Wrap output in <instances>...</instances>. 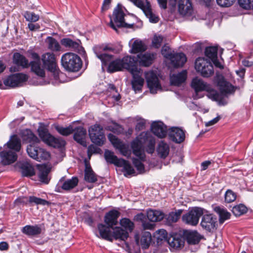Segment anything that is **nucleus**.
Masks as SVG:
<instances>
[{
	"mask_svg": "<svg viewBox=\"0 0 253 253\" xmlns=\"http://www.w3.org/2000/svg\"><path fill=\"white\" fill-rule=\"evenodd\" d=\"M22 233L29 236H36L42 232L41 225H26L21 230Z\"/></svg>",
	"mask_w": 253,
	"mask_h": 253,
	"instance_id": "34",
	"label": "nucleus"
},
{
	"mask_svg": "<svg viewBox=\"0 0 253 253\" xmlns=\"http://www.w3.org/2000/svg\"><path fill=\"white\" fill-rule=\"evenodd\" d=\"M113 126H106L105 128L107 130H109L112 131V132L119 134L123 132L124 128L122 126L119 124L113 122Z\"/></svg>",
	"mask_w": 253,
	"mask_h": 253,
	"instance_id": "57",
	"label": "nucleus"
},
{
	"mask_svg": "<svg viewBox=\"0 0 253 253\" xmlns=\"http://www.w3.org/2000/svg\"><path fill=\"white\" fill-rule=\"evenodd\" d=\"M158 155L161 158H166L169 154V145L164 141H160L157 148Z\"/></svg>",
	"mask_w": 253,
	"mask_h": 253,
	"instance_id": "41",
	"label": "nucleus"
},
{
	"mask_svg": "<svg viewBox=\"0 0 253 253\" xmlns=\"http://www.w3.org/2000/svg\"><path fill=\"white\" fill-rule=\"evenodd\" d=\"M169 59L175 68L183 66L187 61L186 55L182 52L172 54Z\"/></svg>",
	"mask_w": 253,
	"mask_h": 253,
	"instance_id": "30",
	"label": "nucleus"
},
{
	"mask_svg": "<svg viewBox=\"0 0 253 253\" xmlns=\"http://www.w3.org/2000/svg\"><path fill=\"white\" fill-rule=\"evenodd\" d=\"M151 234L149 232L145 231L143 232L140 239V245L142 248H148L151 242Z\"/></svg>",
	"mask_w": 253,
	"mask_h": 253,
	"instance_id": "49",
	"label": "nucleus"
},
{
	"mask_svg": "<svg viewBox=\"0 0 253 253\" xmlns=\"http://www.w3.org/2000/svg\"><path fill=\"white\" fill-rule=\"evenodd\" d=\"M55 128L60 134L64 136H68L72 134L74 131V129L71 125H70L66 127H64L62 126L57 125L55 126Z\"/></svg>",
	"mask_w": 253,
	"mask_h": 253,
	"instance_id": "52",
	"label": "nucleus"
},
{
	"mask_svg": "<svg viewBox=\"0 0 253 253\" xmlns=\"http://www.w3.org/2000/svg\"><path fill=\"white\" fill-rule=\"evenodd\" d=\"M215 211L219 215V222L220 224L223 223L225 220L230 218L231 214L227 211L220 207H216L214 208Z\"/></svg>",
	"mask_w": 253,
	"mask_h": 253,
	"instance_id": "48",
	"label": "nucleus"
},
{
	"mask_svg": "<svg viewBox=\"0 0 253 253\" xmlns=\"http://www.w3.org/2000/svg\"><path fill=\"white\" fill-rule=\"evenodd\" d=\"M28 79V77L27 75L23 73H17L8 76L4 80L3 84L5 86L15 87L20 86Z\"/></svg>",
	"mask_w": 253,
	"mask_h": 253,
	"instance_id": "13",
	"label": "nucleus"
},
{
	"mask_svg": "<svg viewBox=\"0 0 253 253\" xmlns=\"http://www.w3.org/2000/svg\"><path fill=\"white\" fill-rule=\"evenodd\" d=\"M91 141L95 145L102 146L105 141V136L103 127L99 125L95 124L91 126L88 129Z\"/></svg>",
	"mask_w": 253,
	"mask_h": 253,
	"instance_id": "8",
	"label": "nucleus"
},
{
	"mask_svg": "<svg viewBox=\"0 0 253 253\" xmlns=\"http://www.w3.org/2000/svg\"><path fill=\"white\" fill-rule=\"evenodd\" d=\"M40 147L36 145V144H30L27 146V152L28 155L33 159L38 158L37 153L38 152Z\"/></svg>",
	"mask_w": 253,
	"mask_h": 253,
	"instance_id": "53",
	"label": "nucleus"
},
{
	"mask_svg": "<svg viewBox=\"0 0 253 253\" xmlns=\"http://www.w3.org/2000/svg\"><path fill=\"white\" fill-rule=\"evenodd\" d=\"M22 138L23 141L31 144L39 143L40 141V139L29 129H25L22 132Z\"/></svg>",
	"mask_w": 253,
	"mask_h": 253,
	"instance_id": "37",
	"label": "nucleus"
},
{
	"mask_svg": "<svg viewBox=\"0 0 253 253\" xmlns=\"http://www.w3.org/2000/svg\"><path fill=\"white\" fill-rule=\"evenodd\" d=\"M109 62L110 63L107 68V71L108 72L112 73L115 72L122 71L124 69L121 59H116L113 61L111 60Z\"/></svg>",
	"mask_w": 253,
	"mask_h": 253,
	"instance_id": "43",
	"label": "nucleus"
},
{
	"mask_svg": "<svg viewBox=\"0 0 253 253\" xmlns=\"http://www.w3.org/2000/svg\"><path fill=\"white\" fill-rule=\"evenodd\" d=\"M3 147L16 153L19 152L22 147L21 139L17 135H13L11 136L9 141L3 145Z\"/></svg>",
	"mask_w": 253,
	"mask_h": 253,
	"instance_id": "24",
	"label": "nucleus"
},
{
	"mask_svg": "<svg viewBox=\"0 0 253 253\" xmlns=\"http://www.w3.org/2000/svg\"><path fill=\"white\" fill-rule=\"evenodd\" d=\"M133 79L131 84L135 91L141 90L144 84V79L141 77L140 72L138 70L131 73Z\"/></svg>",
	"mask_w": 253,
	"mask_h": 253,
	"instance_id": "33",
	"label": "nucleus"
},
{
	"mask_svg": "<svg viewBox=\"0 0 253 253\" xmlns=\"http://www.w3.org/2000/svg\"><path fill=\"white\" fill-rule=\"evenodd\" d=\"M22 174L25 176H31L35 174L32 165L28 162H23L20 164Z\"/></svg>",
	"mask_w": 253,
	"mask_h": 253,
	"instance_id": "42",
	"label": "nucleus"
},
{
	"mask_svg": "<svg viewBox=\"0 0 253 253\" xmlns=\"http://www.w3.org/2000/svg\"><path fill=\"white\" fill-rule=\"evenodd\" d=\"M169 137L171 140L176 143L182 142L185 138L184 131L177 127H172L169 129Z\"/></svg>",
	"mask_w": 253,
	"mask_h": 253,
	"instance_id": "20",
	"label": "nucleus"
},
{
	"mask_svg": "<svg viewBox=\"0 0 253 253\" xmlns=\"http://www.w3.org/2000/svg\"><path fill=\"white\" fill-rule=\"evenodd\" d=\"M148 142L147 146V152L152 154L155 151V139L151 134L147 132H142L131 143V147L133 153L139 159L143 160L145 154L142 149L143 143Z\"/></svg>",
	"mask_w": 253,
	"mask_h": 253,
	"instance_id": "1",
	"label": "nucleus"
},
{
	"mask_svg": "<svg viewBox=\"0 0 253 253\" xmlns=\"http://www.w3.org/2000/svg\"><path fill=\"white\" fill-rule=\"evenodd\" d=\"M61 62L66 71L73 72L79 71L83 65L80 57L72 52L64 54L61 57Z\"/></svg>",
	"mask_w": 253,
	"mask_h": 253,
	"instance_id": "3",
	"label": "nucleus"
},
{
	"mask_svg": "<svg viewBox=\"0 0 253 253\" xmlns=\"http://www.w3.org/2000/svg\"><path fill=\"white\" fill-rule=\"evenodd\" d=\"M132 163L140 173H142L144 172V165L140 160L137 158H133L132 159Z\"/></svg>",
	"mask_w": 253,
	"mask_h": 253,
	"instance_id": "63",
	"label": "nucleus"
},
{
	"mask_svg": "<svg viewBox=\"0 0 253 253\" xmlns=\"http://www.w3.org/2000/svg\"><path fill=\"white\" fill-rule=\"evenodd\" d=\"M29 56L34 60L30 62L29 66H31V71L36 75L43 78L45 77V71L41 66L40 56L36 52L32 51H28Z\"/></svg>",
	"mask_w": 253,
	"mask_h": 253,
	"instance_id": "11",
	"label": "nucleus"
},
{
	"mask_svg": "<svg viewBox=\"0 0 253 253\" xmlns=\"http://www.w3.org/2000/svg\"><path fill=\"white\" fill-rule=\"evenodd\" d=\"M148 219L152 222L159 221L165 217V214L160 211L149 210L147 211Z\"/></svg>",
	"mask_w": 253,
	"mask_h": 253,
	"instance_id": "40",
	"label": "nucleus"
},
{
	"mask_svg": "<svg viewBox=\"0 0 253 253\" xmlns=\"http://www.w3.org/2000/svg\"><path fill=\"white\" fill-rule=\"evenodd\" d=\"M75 133L74 134V139L78 143L84 147L86 146L85 137L86 135V129L83 127L79 126L74 129Z\"/></svg>",
	"mask_w": 253,
	"mask_h": 253,
	"instance_id": "31",
	"label": "nucleus"
},
{
	"mask_svg": "<svg viewBox=\"0 0 253 253\" xmlns=\"http://www.w3.org/2000/svg\"><path fill=\"white\" fill-rule=\"evenodd\" d=\"M187 78V71L183 70L177 74H173L170 76V83L172 85L179 86L184 83Z\"/></svg>",
	"mask_w": 253,
	"mask_h": 253,
	"instance_id": "36",
	"label": "nucleus"
},
{
	"mask_svg": "<svg viewBox=\"0 0 253 253\" xmlns=\"http://www.w3.org/2000/svg\"><path fill=\"white\" fill-rule=\"evenodd\" d=\"M118 167H123L124 170L128 175L135 173V170L127 161L123 159L121 160Z\"/></svg>",
	"mask_w": 253,
	"mask_h": 253,
	"instance_id": "51",
	"label": "nucleus"
},
{
	"mask_svg": "<svg viewBox=\"0 0 253 253\" xmlns=\"http://www.w3.org/2000/svg\"><path fill=\"white\" fill-rule=\"evenodd\" d=\"M120 212L116 210H112L107 212L104 217V222L107 225L113 227L118 224V218Z\"/></svg>",
	"mask_w": 253,
	"mask_h": 253,
	"instance_id": "27",
	"label": "nucleus"
},
{
	"mask_svg": "<svg viewBox=\"0 0 253 253\" xmlns=\"http://www.w3.org/2000/svg\"><path fill=\"white\" fill-rule=\"evenodd\" d=\"M236 194L230 189L227 190L224 195L225 202L230 203L234 202L236 199Z\"/></svg>",
	"mask_w": 253,
	"mask_h": 253,
	"instance_id": "61",
	"label": "nucleus"
},
{
	"mask_svg": "<svg viewBox=\"0 0 253 253\" xmlns=\"http://www.w3.org/2000/svg\"><path fill=\"white\" fill-rule=\"evenodd\" d=\"M154 54L149 53H145L143 54H139L137 56L136 61L139 64V65L143 67H148L150 66L154 60Z\"/></svg>",
	"mask_w": 253,
	"mask_h": 253,
	"instance_id": "29",
	"label": "nucleus"
},
{
	"mask_svg": "<svg viewBox=\"0 0 253 253\" xmlns=\"http://www.w3.org/2000/svg\"><path fill=\"white\" fill-rule=\"evenodd\" d=\"M125 14L122 9V5L120 4H118L116 7L114 8L112 15L110 16V26L116 32H118L117 28H133L134 24H128L126 23L125 22Z\"/></svg>",
	"mask_w": 253,
	"mask_h": 253,
	"instance_id": "4",
	"label": "nucleus"
},
{
	"mask_svg": "<svg viewBox=\"0 0 253 253\" xmlns=\"http://www.w3.org/2000/svg\"><path fill=\"white\" fill-rule=\"evenodd\" d=\"M200 225L204 229L210 232L215 228L217 225L216 217L212 214L203 215Z\"/></svg>",
	"mask_w": 253,
	"mask_h": 253,
	"instance_id": "16",
	"label": "nucleus"
},
{
	"mask_svg": "<svg viewBox=\"0 0 253 253\" xmlns=\"http://www.w3.org/2000/svg\"><path fill=\"white\" fill-rule=\"evenodd\" d=\"M183 237L184 242L186 241L189 245L198 244L202 239V236L197 231H184Z\"/></svg>",
	"mask_w": 253,
	"mask_h": 253,
	"instance_id": "23",
	"label": "nucleus"
},
{
	"mask_svg": "<svg viewBox=\"0 0 253 253\" xmlns=\"http://www.w3.org/2000/svg\"><path fill=\"white\" fill-rule=\"evenodd\" d=\"M195 68L203 77L208 78L213 74V68L211 61L204 57H199L196 60Z\"/></svg>",
	"mask_w": 253,
	"mask_h": 253,
	"instance_id": "6",
	"label": "nucleus"
},
{
	"mask_svg": "<svg viewBox=\"0 0 253 253\" xmlns=\"http://www.w3.org/2000/svg\"><path fill=\"white\" fill-rule=\"evenodd\" d=\"M146 49L147 46L142 41L136 40L132 44L130 52L131 53H137L143 52Z\"/></svg>",
	"mask_w": 253,
	"mask_h": 253,
	"instance_id": "44",
	"label": "nucleus"
},
{
	"mask_svg": "<svg viewBox=\"0 0 253 253\" xmlns=\"http://www.w3.org/2000/svg\"><path fill=\"white\" fill-rule=\"evenodd\" d=\"M168 128L162 122H154L151 125L152 132L158 137L163 138L167 136Z\"/></svg>",
	"mask_w": 253,
	"mask_h": 253,
	"instance_id": "18",
	"label": "nucleus"
},
{
	"mask_svg": "<svg viewBox=\"0 0 253 253\" xmlns=\"http://www.w3.org/2000/svg\"><path fill=\"white\" fill-rule=\"evenodd\" d=\"M78 182L79 180L77 177H73L71 179L66 180L62 177L58 183V189L61 187L63 190L68 191L77 186Z\"/></svg>",
	"mask_w": 253,
	"mask_h": 253,
	"instance_id": "22",
	"label": "nucleus"
},
{
	"mask_svg": "<svg viewBox=\"0 0 253 253\" xmlns=\"http://www.w3.org/2000/svg\"><path fill=\"white\" fill-rule=\"evenodd\" d=\"M97 228L100 237L105 240L112 242L113 239L125 241L128 237V233L120 227H112L108 225L100 223Z\"/></svg>",
	"mask_w": 253,
	"mask_h": 253,
	"instance_id": "2",
	"label": "nucleus"
},
{
	"mask_svg": "<svg viewBox=\"0 0 253 253\" xmlns=\"http://www.w3.org/2000/svg\"><path fill=\"white\" fill-rule=\"evenodd\" d=\"M123 69L130 71L131 73L138 71L136 66V58L133 56L127 55L121 59Z\"/></svg>",
	"mask_w": 253,
	"mask_h": 253,
	"instance_id": "21",
	"label": "nucleus"
},
{
	"mask_svg": "<svg viewBox=\"0 0 253 253\" xmlns=\"http://www.w3.org/2000/svg\"><path fill=\"white\" fill-rule=\"evenodd\" d=\"M50 155L49 153L45 149L40 147L37 153L38 158H35L37 161L41 162L42 161L47 160L50 158Z\"/></svg>",
	"mask_w": 253,
	"mask_h": 253,
	"instance_id": "56",
	"label": "nucleus"
},
{
	"mask_svg": "<svg viewBox=\"0 0 253 253\" xmlns=\"http://www.w3.org/2000/svg\"><path fill=\"white\" fill-rule=\"evenodd\" d=\"M167 244L169 245L170 249L173 251L175 250L181 249L184 245V238L180 234H175L168 238Z\"/></svg>",
	"mask_w": 253,
	"mask_h": 253,
	"instance_id": "17",
	"label": "nucleus"
},
{
	"mask_svg": "<svg viewBox=\"0 0 253 253\" xmlns=\"http://www.w3.org/2000/svg\"><path fill=\"white\" fill-rule=\"evenodd\" d=\"M219 89L222 93H228L233 91V86L228 82L225 81L224 79H221L217 83Z\"/></svg>",
	"mask_w": 253,
	"mask_h": 253,
	"instance_id": "46",
	"label": "nucleus"
},
{
	"mask_svg": "<svg viewBox=\"0 0 253 253\" xmlns=\"http://www.w3.org/2000/svg\"><path fill=\"white\" fill-rule=\"evenodd\" d=\"M145 77L151 93L155 94L158 90H162L158 77L154 71L145 72Z\"/></svg>",
	"mask_w": 253,
	"mask_h": 253,
	"instance_id": "12",
	"label": "nucleus"
},
{
	"mask_svg": "<svg viewBox=\"0 0 253 253\" xmlns=\"http://www.w3.org/2000/svg\"><path fill=\"white\" fill-rule=\"evenodd\" d=\"M238 3L245 9H253V0H238Z\"/></svg>",
	"mask_w": 253,
	"mask_h": 253,
	"instance_id": "62",
	"label": "nucleus"
},
{
	"mask_svg": "<svg viewBox=\"0 0 253 253\" xmlns=\"http://www.w3.org/2000/svg\"><path fill=\"white\" fill-rule=\"evenodd\" d=\"M104 157L107 163L113 164L118 166L122 159H119L110 150H106L104 152Z\"/></svg>",
	"mask_w": 253,
	"mask_h": 253,
	"instance_id": "47",
	"label": "nucleus"
},
{
	"mask_svg": "<svg viewBox=\"0 0 253 253\" xmlns=\"http://www.w3.org/2000/svg\"><path fill=\"white\" fill-rule=\"evenodd\" d=\"M24 16L26 20L30 22H35L39 20V15L36 14L33 12L26 11L24 13Z\"/></svg>",
	"mask_w": 253,
	"mask_h": 253,
	"instance_id": "60",
	"label": "nucleus"
},
{
	"mask_svg": "<svg viewBox=\"0 0 253 253\" xmlns=\"http://www.w3.org/2000/svg\"><path fill=\"white\" fill-rule=\"evenodd\" d=\"M13 63L23 68H27L29 67L30 63L28 60L23 55L18 52L14 53L13 56Z\"/></svg>",
	"mask_w": 253,
	"mask_h": 253,
	"instance_id": "39",
	"label": "nucleus"
},
{
	"mask_svg": "<svg viewBox=\"0 0 253 253\" xmlns=\"http://www.w3.org/2000/svg\"><path fill=\"white\" fill-rule=\"evenodd\" d=\"M108 138L113 145L116 148L119 149L123 155H126L127 148L125 144L120 139L112 133H109L108 135Z\"/></svg>",
	"mask_w": 253,
	"mask_h": 253,
	"instance_id": "28",
	"label": "nucleus"
},
{
	"mask_svg": "<svg viewBox=\"0 0 253 253\" xmlns=\"http://www.w3.org/2000/svg\"><path fill=\"white\" fill-rule=\"evenodd\" d=\"M94 52L96 56L101 61L103 65H107L110 61L113 55L107 54L105 52L107 51H113L114 48L110 46L109 44L96 45L93 48Z\"/></svg>",
	"mask_w": 253,
	"mask_h": 253,
	"instance_id": "9",
	"label": "nucleus"
},
{
	"mask_svg": "<svg viewBox=\"0 0 253 253\" xmlns=\"http://www.w3.org/2000/svg\"><path fill=\"white\" fill-rule=\"evenodd\" d=\"M191 87L196 93L203 91H209L211 89V85L205 82L202 79L198 77L193 79Z\"/></svg>",
	"mask_w": 253,
	"mask_h": 253,
	"instance_id": "25",
	"label": "nucleus"
},
{
	"mask_svg": "<svg viewBox=\"0 0 253 253\" xmlns=\"http://www.w3.org/2000/svg\"><path fill=\"white\" fill-rule=\"evenodd\" d=\"M120 224L122 227H124L126 230H129L130 232L132 231L134 227L133 223L130 219L126 218L121 220Z\"/></svg>",
	"mask_w": 253,
	"mask_h": 253,
	"instance_id": "59",
	"label": "nucleus"
},
{
	"mask_svg": "<svg viewBox=\"0 0 253 253\" xmlns=\"http://www.w3.org/2000/svg\"><path fill=\"white\" fill-rule=\"evenodd\" d=\"M0 157L1 163L3 165H9L16 161L17 153L8 148L0 147Z\"/></svg>",
	"mask_w": 253,
	"mask_h": 253,
	"instance_id": "14",
	"label": "nucleus"
},
{
	"mask_svg": "<svg viewBox=\"0 0 253 253\" xmlns=\"http://www.w3.org/2000/svg\"><path fill=\"white\" fill-rule=\"evenodd\" d=\"M38 177L40 181L44 184H48L50 180V177L49 176L50 169L46 165H42L38 166Z\"/></svg>",
	"mask_w": 253,
	"mask_h": 253,
	"instance_id": "32",
	"label": "nucleus"
},
{
	"mask_svg": "<svg viewBox=\"0 0 253 253\" xmlns=\"http://www.w3.org/2000/svg\"><path fill=\"white\" fill-rule=\"evenodd\" d=\"M167 232L164 229H160L157 232V244L158 246L162 245H167V242L168 241L167 238Z\"/></svg>",
	"mask_w": 253,
	"mask_h": 253,
	"instance_id": "50",
	"label": "nucleus"
},
{
	"mask_svg": "<svg viewBox=\"0 0 253 253\" xmlns=\"http://www.w3.org/2000/svg\"><path fill=\"white\" fill-rule=\"evenodd\" d=\"M85 162V169L84 170V180L89 183H95L97 181V176L93 171L89 164Z\"/></svg>",
	"mask_w": 253,
	"mask_h": 253,
	"instance_id": "38",
	"label": "nucleus"
},
{
	"mask_svg": "<svg viewBox=\"0 0 253 253\" xmlns=\"http://www.w3.org/2000/svg\"><path fill=\"white\" fill-rule=\"evenodd\" d=\"M61 44L66 48L82 54L84 52V50L80 40L74 41L70 38H66L60 40Z\"/></svg>",
	"mask_w": 253,
	"mask_h": 253,
	"instance_id": "15",
	"label": "nucleus"
},
{
	"mask_svg": "<svg viewBox=\"0 0 253 253\" xmlns=\"http://www.w3.org/2000/svg\"><path fill=\"white\" fill-rule=\"evenodd\" d=\"M47 44V48L52 51H59L61 47L58 42L52 37H48L45 41Z\"/></svg>",
	"mask_w": 253,
	"mask_h": 253,
	"instance_id": "45",
	"label": "nucleus"
},
{
	"mask_svg": "<svg viewBox=\"0 0 253 253\" xmlns=\"http://www.w3.org/2000/svg\"><path fill=\"white\" fill-rule=\"evenodd\" d=\"M178 10L180 15H190L193 12L192 3L190 0H179Z\"/></svg>",
	"mask_w": 253,
	"mask_h": 253,
	"instance_id": "26",
	"label": "nucleus"
},
{
	"mask_svg": "<svg viewBox=\"0 0 253 253\" xmlns=\"http://www.w3.org/2000/svg\"><path fill=\"white\" fill-rule=\"evenodd\" d=\"M183 210H178L175 212H170L167 217L168 221L169 223H173L177 221L182 213Z\"/></svg>",
	"mask_w": 253,
	"mask_h": 253,
	"instance_id": "55",
	"label": "nucleus"
},
{
	"mask_svg": "<svg viewBox=\"0 0 253 253\" xmlns=\"http://www.w3.org/2000/svg\"><path fill=\"white\" fill-rule=\"evenodd\" d=\"M143 12L151 23H157L159 22L160 18L158 15L153 11L151 4L148 0H146V7Z\"/></svg>",
	"mask_w": 253,
	"mask_h": 253,
	"instance_id": "35",
	"label": "nucleus"
},
{
	"mask_svg": "<svg viewBox=\"0 0 253 253\" xmlns=\"http://www.w3.org/2000/svg\"><path fill=\"white\" fill-rule=\"evenodd\" d=\"M204 214V209L200 207H194L182 215V219L185 224L196 226L199 219Z\"/></svg>",
	"mask_w": 253,
	"mask_h": 253,
	"instance_id": "7",
	"label": "nucleus"
},
{
	"mask_svg": "<svg viewBox=\"0 0 253 253\" xmlns=\"http://www.w3.org/2000/svg\"><path fill=\"white\" fill-rule=\"evenodd\" d=\"M39 135L43 141L54 148H61L65 145L66 142L64 140L54 137L46 131H40Z\"/></svg>",
	"mask_w": 253,
	"mask_h": 253,
	"instance_id": "10",
	"label": "nucleus"
},
{
	"mask_svg": "<svg viewBox=\"0 0 253 253\" xmlns=\"http://www.w3.org/2000/svg\"><path fill=\"white\" fill-rule=\"evenodd\" d=\"M217 47L209 46L205 49V53L207 57L211 60L217 57Z\"/></svg>",
	"mask_w": 253,
	"mask_h": 253,
	"instance_id": "58",
	"label": "nucleus"
},
{
	"mask_svg": "<svg viewBox=\"0 0 253 253\" xmlns=\"http://www.w3.org/2000/svg\"><path fill=\"white\" fill-rule=\"evenodd\" d=\"M207 91L208 92L209 97L212 100L219 101L221 99V95L219 93L215 90L213 89L211 87L210 90Z\"/></svg>",
	"mask_w": 253,
	"mask_h": 253,
	"instance_id": "64",
	"label": "nucleus"
},
{
	"mask_svg": "<svg viewBox=\"0 0 253 253\" xmlns=\"http://www.w3.org/2000/svg\"><path fill=\"white\" fill-rule=\"evenodd\" d=\"M41 60L43 67L53 74L55 80H57L59 78V70L57 68L55 54L46 52L42 55Z\"/></svg>",
	"mask_w": 253,
	"mask_h": 253,
	"instance_id": "5",
	"label": "nucleus"
},
{
	"mask_svg": "<svg viewBox=\"0 0 253 253\" xmlns=\"http://www.w3.org/2000/svg\"><path fill=\"white\" fill-rule=\"evenodd\" d=\"M28 202L30 204L34 203L36 205H41L42 206H48L50 204L49 201L35 196H30L28 199L27 197H19L15 201L14 203L15 204L18 205L21 204H26Z\"/></svg>",
	"mask_w": 253,
	"mask_h": 253,
	"instance_id": "19",
	"label": "nucleus"
},
{
	"mask_svg": "<svg viewBox=\"0 0 253 253\" xmlns=\"http://www.w3.org/2000/svg\"><path fill=\"white\" fill-rule=\"evenodd\" d=\"M247 208L243 204L236 205L232 208V211L236 216H239L247 212Z\"/></svg>",
	"mask_w": 253,
	"mask_h": 253,
	"instance_id": "54",
	"label": "nucleus"
}]
</instances>
